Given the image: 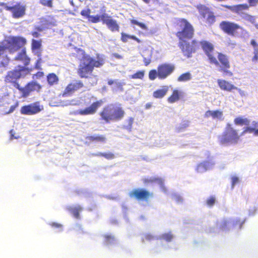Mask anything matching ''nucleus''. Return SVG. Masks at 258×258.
<instances>
[{
    "label": "nucleus",
    "instance_id": "obj_21",
    "mask_svg": "<svg viewBox=\"0 0 258 258\" xmlns=\"http://www.w3.org/2000/svg\"><path fill=\"white\" fill-rule=\"evenodd\" d=\"M217 83L219 88L223 91L231 92L233 90H236L240 91V89L235 86L230 82L223 79H218Z\"/></svg>",
    "mask_w": 258,
    "mask_h": 258
},
{
    "label": "nucleus",
    "instance_id": "obj_31",
    "mask_svg": "<svg viewBox=\"0 0 258 258\" xmlns=\"http://www.w3.org/2000/svg\"><path fill=\"white\" fill-rule=\"evenodd\" d=\"M128 39H133L138 43L142 42V40L135 35H128L123 32L121 33V40L122 42L125 43L128 41Z\"/></svg>",
    "mask_w": 258,
    "mask_h": 258
},
{
    "label": "nucleus",
    "instance_id": "obj_13",
    "mask_svg": "<svg viewBox=\"0 0 258 258\" xmlns=\"http://www.w3.org/2000/svg\"><path fill=\"white\" fill-rule=\"evenodd\" d=\"M41 88V85L35 81H32L28 83L24 87L20 86L18 90L22 93V96L25 98L29 96L32 92H40Z\"/></svg>",
    "mask_w": 258,
    "mask_h": 258
},
{
    "label": "nucleus",
    "instance_id": "obj_3",
    "mask_svg": "<svg viewBox=\"0 0 258 258\" xmlns=\"http://www.w3.org/2000/svg\"><path fill=\"white\" fill-rule=\"evenodd\" d=\"M241 135L238 131L232 124L227 123L225 131L218 137V141L221 145L237 144L240 140Z\"/></svg>",
    "mask_w": 258,
    "mask_h": 258
},
{
    "label": "nucleus",
    "instance_id": "obj_15",
    "mask_svg": "<svg viewBox=\"0 0 258 258\" xmlns=\"http://www.w3.org/2000/svg\"><path fill=\"white\" fill-rule=\"evenodd\" d=\"M157 70L159 72V79L164 80L174 72L175 66L171 63H164L159 65Z\"/></svg>",
    "mask_w": 258,
    "mask_h": 258
},
{
    "label": "nucleus",
    "instance_id": "obj_41",
    "mask_svg": "<svg viewBox=\"0 0 258 258\" xmlns=\"http://www.w3.org/2000/svg\"><path fill=\"white\" fill-rule=\"evenodd\" d=\"M150 182H156L158 183L161 186L163 187L164 181L163 179L160 177H153L151 178L149 180Z\"/></svg>",
    "mask_w": 258,
    "mask_h": 258
},
{
    "label": "nucleus",
    "instance_id": "obj_18",
    "mask_svg": "<svg viewBox=\"0 0 258 258\" xmlns=\"http://www.w3.org/2000/svg\"><path fill=\"white\" fill-rule=\"evenodd\" d=\"M112 120H120L125 115V111L120 104H112L111 105Z\"/></svg>",
    "mask_w": 258,
    "mask_h": 258
},
{
    "label": "nucleus",
    "instance_id": "obj_37",
    "mask_svg": "<svg viewBox=\"0 0 258 258\" xmlns=\"http://www.w3.org/2000/svg\"><path fill=\"white\" fill-rule=\"evenodd\" d=\"M145 75L144 71H139L136 73L130 76V79H143Z\"/></svg>",
    "mask_w": 258,
    "mask_h": 258
},
{
    "label": "nucleus",
    "instance_id": "obj_59",
    "mask_svg": "<svg viewBox=\"0 0 258 258\" xmlns=\"http://www.w3.org/2000/svg\"><path fill=\"white\" fill-rule=\"evenodd\" d=\"M239 181V179L236 176H233L232 177V186L233 187Z\"/></svg>",
    "mask_w": 258,
    "mask_h": 258
},
{
    "label": "nucleus",
    "instance_id": "obj_47",
    "mask_svg": "<svg viewBox=\"0 0 258 258\" xmlns=\"http://www.w3.org/2000/svg\"><path fill=\"white\" fill-rule=\"evenodd\" d=\"M229 222L227 220H224L220 225L219 229L222 231H227L228 230Z\"/></svg>",
    "mask_w": 258,
    "mask_h": 258
},
{
    "label": "nucleus",
    "instance_id": "obj_32",
    "mask_svg": "<svg viewBox=\"0 0 258 258\" xmlns=\"http://www.w3.org/2000/svg\"><path fill=\"white\" fill-rule=\"evenodd\" d=\"M198 9L200 15L204 19L212 12L208 7L204 5L198 6Z\"/></svg>",
    "mask_w": 258,
    "mask_h": 258
},
{
    "label": "nucleus",
    "instance_id": "obj_53",
    "mask_svg": "<svg viewBox=\"0 0 258 258\" xmlns=\"http://www.w3.org/2000/svg\"><path fill=\"white\" fill-rule=\"evenodd\" d=\"M49 225H50V226H51L53 228L60 229H61L63 227L62 224L58 223H56V222H52V223H50Z\"/></svg>",
    "mask_w": 258,
    "mask_h": 258
},
{
    "label": "nucleus",
    "instance_id": "obj_9",
    "mask_svg": "<svg viewBox=\"0 0 258 258\" xmlns=\"http://www.w3.org/2000/svg\"><path fill=\"white\" fill-rule=\"evenodd\" d=\"M85 85L83 82L79 79H74L70 81L61 94L63 97L72 96L74 93L83 89Z\"/></svg>",
    "mask_w": 258,
    "mask_h": 258
},
{
    "label": "nucleus",
    "instance_id": "obj_17",
    "mask_svg": "<svg viewBox=\"0 0 258 258\" xmlns=\"http://www.w3.org/2000/svg\"><path fill=\"white\" fill-rule=\"evenodd\" d=\"M8 10L11 12L13 18L19 19L25 15L26 7L21 3L18 2L11 8H8Z\"/></svg>",
    "mask_w": 258,
    "mask_h": 258
},
{
    "label": "nucleus",
    "instance_id": "obj_45",
    "mask_svg": "<svg viewBox=\"0 0 258 258\" xmlns=\"http://www.w3.org/2000/svg\"><path fill=\"white\" fill-rule=\"evenodd\" d=\"M39 3L44 7L52 8L53 7L52 0H40Z\"/></svg>",
    "mask_w": 258,
    "mask_h": 258
},
{
    "label": "nucleus",
    "instance_id": "obj_2",
    "mask_svg": "<svg viewBox=\"0 0 258 258\" xmlns=\"http://www.w3.org/2000/svg\"><path fill=\"white\" fill-rule=\"evenodd\" d=\"M27 43L26 38L21 36H10L8 39L0 42V56L8 49L10 53H14Z\"/></svg>",
    "mask_w": 258,
    "mask_h": 258
},
{
    "label": "nucleus",
    "instance_id": "obj_49",
    "mask_svg": "<svg viewBox=\"0 0 258 258\" xmlns=\"http://www.w3.org/2000/svg\"><path fill=\"white\" fill-rule=\"evenodd\" d=\"M9 58L7 57L6 59L0 61V68H7L9 63Z\"/></svg>",
    "mask_w": 258,
    "mask_h": 258
},
{
    "label": "nucleus",
    "instance_id": "obj_52",
    "mask_svg": "<svg viewBox=\"0 0 258 258\" xmlns=\"http://www.w3.org/2000/svg\"><path fill=\"white\" fill-rule=\"evenodd\" d=\"M151 57H152L151 54H150V55L147 57H144L143 61H144V64L146 66H148L151 63Z\"/></svg>",
    "mask_w": 258,
    "mask_h": 258
},
{
    "label": "nucleus",
    "instance_id": "obj_39",
    "mask_svg": "<svg viewBox=\"0 0 258 258\" xmlns=\"http://www.w3.org/2000/svg\"><path fill=\"white\" fill-rule=\"evenodd\" d=\"M205 19L206 20V23H207L210 25H212L216 21V17L212 12L210 13Z\"/></svg>",
    "mask_w": 258,
    "mask_h": 258
},
{
    "label": "nucleus",
    "instance_id": "obj_60",
    "mask_svg": "<svg viewBox=\"0 0 258 258\" xmlns=\"http://www.w3.org/2000/svg\"><path fill=\"white\" fill-rule=\"evenodd\" d=\"M34 76H35L37 79H40L44 76V74L43 72H37Z\"/></svg>",
    "mask_w": 258,
    "mask_h": 258
},
{
    "label": "nucleus",
    "instance_id": "obj_38",
    "mask_svg": "<svg viewBox=\"0 0 258 258\" xmlns=\"http://www.w3.org/2000/svg\"><path fill=\"white\" fill-rule=\"evenodd\" d=\"M157 78H159V72L158 70H151L149 72V78L150 80L153 81Z\"/></svg>",
    "mask_w": 258,
    "mask_h": 258
},
{
    "label": "nucleus",
    "instance_id": "obj_16",
    "mask_svg": "<svg viewBox=\"0 0 258 258\" xmlns=\"http://www.w3.org/2000/svg\"><path fill=\"white\" fill-rule=\"evenodd\" d=\"M103 103V101L102 100L94 102L89 106L78 110L77 114L81 115L94 114L97 112L98 109L102 106Z\"/></svg>",
    "mask_w": 258,
    "mask_h": 258
},
{
    "label": "nucleus",
    "instance_id": "obj_36",
    "mask_svg": "<svg viewBox=\"0 0 258 258\" xmlns=\"http://www.w3.org/2000/svg\"><path fill=\"white\" fill-rule=\"evenodd\" d=\"M191 79V76L189 72H186L180 75L178 78V82H186Z\"/></svg>",
    "mask_w": 258,
    "mask_h": 258
},
{
    "label": "nucleus",
    "instance_id": "obj_14",
    "mask_svg": "<svg viewBox=\"0 0 258 258\" xmlns=\"http://www.w3.org/2000/svg\"><path fill=\"white\" fill-rule=\"evenodd\" d=\"M99 20L103 24H105L112 32L119 31V26L116 21L112 19L111 17L105 12L100 16Z\"/></svg>",
    "mask_w": 258,
    "mask_h": 258
},
{
    "label": "nucleus",
    "instance_id": "obj_30",
    "mask_svg": "<svg viewBox=\"0 0 258 258\" xmlns=\"http://www.w3.org/2000/svg\"><path fill=\"white\" fill-rule=\"evenodd\" d=\"M223 115L222 111L217 110L214 111L208 110L205 113V117L208 118L212 116L213 118H221Z\"/></svg>",
    "mask_w": 258,
    "mask_h": 258
},
{
    "label": "nucleus",
    "instance_id": "obj_42",
    "mask_svg": "<svg viewBox=\"0 0 258 258\" xmlns=\"http://www.w3.org/2000/svg\"><path fill=\"white\" fill-rule=\"evenodd\" d=\"M243 224V221H242L240 219H236L233 220L232 221V225L233 227H236L237 226L239 229H241L242 225Z\"/></svg>",
    "mask_w": 258,
    "mask_h": 258
},
{
    "label": "nucleus",
    "instance_id": "obj_6",
    "mask_svg": "<svg viewBox=\"0 0 258 258\" xmlns=\"http://www.w3.org/2000/svg\"><path fill=\"white\" fill-rule=\"evenodd\" d=\"M219 28L224 33L232 37H236L238 35V30H240L242 33L246 34L248 33L245 29L238 24L228 21L221 22Z\"/></svg>",
    "mask_w": 258,
    "mask_h": 258
},
{
    "label": "nucleus",
    "instance_id": "obj_19",
    "mask_svg": "<svg viewBox=\"0 0 258 258\" xmlns=\"http://www.w3.org/2000/svg\"><path fill=\"white\" fill-rule=\"evenodd\" d=\"M14 60L22 62L24 65L23 67L27 68L26 67L30 63L31 59L27 54L25 47L23 48L21 51L18 53Z\"/></svg>",
    "mask_w": 258,
    "mask_h": 258
},
{
    "label": "nucleus",
    "instance_id": "obj_28",
    "mask_svg": "<svg viewBox=\"0 0 258 258\" xmlns=\"http://www.w3.org/2000/svg\"><path fill=\"white\" fill-rule=\"evenodd\" d=\"M47 81L50 86L56 85L58 83L59 78L58 76L53 73L48 74L47 76Z\"/></svg>",
    "mask_w": 258,
    "mask_h": 258
},
{
    "label": "nucleus",
    "instance_id": "obj_29",
    "mask_svg": "<svg viewBox=\"0 0 258 258\" xmlns=\"http://www.w3.org/2000/svg\"><path fill=\"white\" fill-rule=\"evenodd\" d=\"M168 91V86H164L162 89L155 91L153 93V96L155 98H162L165 96Z\"/></svg>",
    "mask_w": 258,
    "mask_h": 258
},
{
    "label": "nucleus",
    "instance_id": "obj_23",
    "mask_svg": "<svg viewBox=\"0 0 258 258\" xmlns=\"http://www.w3.org/2000/svg\"><path fill=\"white\" fill-rule=\"evenodd\" d=\"M99 115L101 116V119L107 123L112 120L111 107L109 108L108 106L104 107L101 111L100 112Z\"/></svg>",
    "mask_w": 258,
    "mask_h": 258
},
{
    "label": "nucleus",
    "instance_id": "obj_43",
    "mask_svg": "<svg viewBox=\"0 0 258 258\" xmlns=\"http://www.w3.org/2000/svg\"><path fill=\"white\" fill-rule=\"evenodd\" d=\"M161 238L166 240L167 242H170L173 238V235L170 232L168 233H165L161 236Z\"/></svg>",
    "mask_w": 258,
    "mask_h": 258
},
{
    "label": "nucleus",
    "instance_id": "obj_64",
    "mask_svg": "<svg viewBox=\"0 0 258 258\" xmlns=\"http://www.w3.org/2000/svg\"><path fill=\"white\" fill-rule=\"evenodd\" d=\"M32 35L36 38H37L39 36L40 34L38 32L34 31L31 32Z\"/></svg>",
    "mask_w": 258,
    "mask_h": 258
},
{
    "label": "nucleus",
    "instance_id": "obj_58",
    "mask_svg": "<svg viewBox=\"0 0 258 258\" xmlns=\"http://www.w3.org/2000/svg\"><path fill=\"white\" fill-rule=\"evenodd\" d=\"M250 45L253 47V50L258 49V43L254 39H251L250 42Z\"/></svg>",
    "mask_w": 258,
    "mask_h": 258
},
{
    "label": "nucleus",
    "instance_id": "obj_50",
    "mask_svg": "<svg viewBox=\"0 0 258 258\" xmlns=\"http://www.w3.org/2000/svg\"><path fill=\"white\" fill-rule=\"evenodd\" d=\"M254 128L251 127H246L244 128L242 132L240 134L241 136L245 134L246 133H252L254 131Z\"/></svg>",
    "mask_w": 258,
    "mask_h": 258
},
{
    "label": "nucleus",
    "instance_id": "obj_44",
    "mask_svg": "<svg viewBox=\"0 0 258 258\" xmlns=\"http://www.w3.org/2000/svg\"><path fill=\"white\" fill-rule=\"evenodd\" d=\"M216 202V198L214 196L210 197L206 200V204L209 207H212L214 206Z\"/></svg>",
    "mask_w": 258,
    "mask_h": 258
},
{
    "label": "nucleus",
    "instance_id": "obj_35",
    "mask_svg": "<svg viewBox=\"0 0 258 258\" xmlns=\"http://www.w3.org/2000/svg\"><path fill=\"white\" fill-rule=\"evenodd\" d=\"M69 210L75 218L78 219L80 217V212L82 210V208L80 206H78L71 208L69 209Z\"/></svg>",
    "mask_w": 258,
    "mask_h": 258
},
{
    "label": "nucleus",
    "instance_id": "obj_22",
    "mask_svg": "<svg viewBox=\"0 0 258 258\" xmlns=\"http://www.w3.org/2000/svg\"><path fill=\"white\" fill-rule=\"evenodd\" d=\"M91 10L89 8L83 10L81 12V15L88 19V21L93 23H97L100 22L99 17L100 15L91 16Z\"/></svg>",
    "mask_w": 258,
    "mask_h": 258
},
{
    "label": "nucleus",
    "instance_id": "obj_54",
    "mask_svg": "<svg viewBox=\"0 0 258 258\" xmlns=\"http://www.w3.org/2000/svg\"><path fill=\"white\" fill-rule=\"evenodd\" d=\"M253 56L252 57L251 60L253 62H257L258 60V49H255L253 50Z\"/></svg>",
    "mask_w": 258,
    "mask_h": 258
},
{
    "label": "nucleus",
    "instance_id": "obj_1",
    "mask_svg": "<svg viewBox=\"0 0 258 258\" xmlns=\"http://www.w3.org/2000/svg\"><path fill=\"white\" fill-rule=\"evenodd\" d=\"M77 51L81 52L83 55L77 69V74L81 78H91L94 68H100L104 64L103 57L99 54L96 55L97 59L95 60L90 55L86 54L83 49L78 48Z\"/></svg>",
    "mask_w": 258,
    "mask_h": 258
},
{
    "label": "nucleus",
    "instance_id": "obj_57",
    "mask_svg": "<svg viewBox=\"0 0 258 258\" xmlns=\"http://www.w3.org/2000/svg\"><path fill=\"white\" fill-rule=\"evenodd\" d=\"M11 6H8L7 4L0 2V10L5 9L9 11L8 8H11Z\"/></svg>",
    "mask_w": 258,
    "mask_h": 258
},
{
    "label": "nucleus",
    "instance_id": "obj_33",
    "mask_svg": "<svg viewBox=\"0 0 258 258\" xmlns=\"http://www.w3.org/2000/svg\"><path fill=\"white\" fill-rule=\"evenodd\" d=\"M249 120L247 118H243L242 117H237L234 119V123L238 125H248L249 124Z\"/></svg>",
    "mask_w": 258,
    "mask_h": 258
},
{
    "label": "nucleus",
    "instance_id": "obj_27",
    "mask_svg": "<svg viewBox=\"0 0 258 258\" xmlns=\"http://www.w3.org/2000/svg\"><path fill=\"white\" fill-rule=\"evenodd\" d=\"M86 139L89 142H96L104 143L106 141V138L104 135L95 134L93 135L88 136Z\"/></svg>",
    "mask_w": 258,
    "mask_h": 258
},
{
    "label": "nucleus",
    "instance_id": "obj_4",
    "mask_svg": "<svg viewBox=\"0 0 258 258\" xmlns=\"http://www.w3.org/2000/svg\"><path fill=\"white\" fill-rule=\"evenodd\" d=\"M176 25L181 30L176 33V36L179 40L191 39L195 34V29L192 25L185 19L179 18L176 20Z\"/></svg>",
    "mask_w": 258,
    "mask_h": 258
},
{
    "label": "nucleus",
    "instance_id": "obj_10",
    "mask_svg": "<svg viewBox=\"0 0 258 258\" xmlns=\"http://www.w3.org/2000/svg\"><path fill=\"white\" fill-rule=\"evenodd\" d=\"M217 58V60L219 63V66L220 67L219 71L223 73L225 75L232 77L233 74L229 70L231 66L228 56L222 52H218Z\"/></svg>",
    "mask_w": 258,
    "mask_h": 258
},
{
    "label": "nucleus",
    "instance_id": "obj_40",
    "mask_svg": "<svg viewBox=\"0 0 258 258\" xmlns=\"http://www.w3.org/2000/svg\"><path fill=\"white\" fill-rule=\"evenodd\" d=\"M207 169V165L206 163H201L197 167V171L198 172L206 171Z\"/></svg>",
    "mask_w": 258,
    "mask_h": 258
},
{
    "label": "nucleus",
    "instance_id": "obj_63",
    "mask_svg": "<svg viewBox=\"0 0 258 258\" xmlns=\"http://www.w3.org/2000/svg\"><path fill=\"white\" fill-rule=\"evenodd\" d=\"M256 211V209L255 208L249 210V215H253Z\"/></svg>",
    "mask_w": 258,
    "mask_h": 258
},
{
    "label": "nucleus",
    "instance_id": "obj_5",
    "mask_svg": "<svg viewBox=\"0 0 258 258\" xmlns=\"http://www.w3.org/2000/svg\"><path fill=\"white\" fill-rule=\"evenodd\" d=\"M30 71V70L28 68L19 66L18 69L8 71L5 77L4 81L6 84H11L19 90L20 85L19 84L18 80L22 77V72L28 74Z\"/></svg>",
    "mask_w": 258,
    "mask_h": 258
},
{
    "label": "nucleus",
    "instance_id": "obj_8",
    "mask_svg": "<svg viewBox=\"0 0 258 258\" xmlns=\"http://www.w3.org/2000/svg\"><path fill=\"white\" fill-rule=\"evenodd\" d=\"M199 43L205 54L208 57L209 63L214 64L215 66H219V62L213 54L215 49L214 45L210 41L205 40H201L199 42Z\"/></svg>",
    "mask_w": 258,
    "mask_h": 258
},
{
    "label": "nucleus",
    "instance_id": "obj_34",
    "mask_svg": "<svg viewBox=\"0 0 258 258\" xmlns=\"http://www.w3.org/2000/svg\"><path fill=\"white\" fill-rule=\"evenodd\" d=\"M93 155L94 156H97V157H103L107 160H111L115 158V155L111 152H108V153L99 152L97 153L93 154Z\"/></svg>",
    "mask_w": 258,
    "mask_h": 258
},
{
    "label": "nucleus",
    "instance_id": "obj_61",
    "mask_svg": "<svg viewBox=\"0 0 258 258\" xmlns=\"http://www.w3.org/2000/svg\"><path fill=\"white\" fill-rule=\"evenodd\" d=\"M10 139L11 140L18 139L19 137H16L15 136V132L13 130H11L10 131Z\"/></svg>",
    "mask_w": 258,
    "mask_h": 258
},
{
    "label": "nucleus",
    "instance_id": "obj_48",
    "mask_svg": "<svg viewBox=\"0 0 258 258\" xmlns=\"http://www.w3.org/2000/svg\"><path fill=\"white\" fill-rule=\"evenodd\" d=\"M128 125H124L123 126V128L124 129L127 130L129 131H131L132 130V125L134 122V118L133 117H130L127 120Z\"/></svg>",
    "mask_w": 258,
    "mask_h": 258
},
{
    "label": "nucleus",
    "instance_id": "obj_12",
    "mask_svg": "<svg viewBox=\"0 0 258 258\" xmlns=\"http://www.w3.org/2000/svg\"><path fill=\"white\" fill-rule=\"evenodd\" d=\"M43 110V106L39 101L23 106L20 109L22 114L32 115L36 114Z\"/></svg>",
    "mask_w": 258,
    "mask_h": 258
},
{
    "label": "nucleus",
    "instance_id": "obj_25",
    "mask_svg": "<svg viewBox=\"0 0 258 258\" xmlns=\"http://www.w3.org/2000/svg\"><path fill=\"white\" fill-rule=\"evenodd\" d=\"M183 94L182 91L178 89H174L171 94L168 97L167 101L169 103H174L177 102L182 97Z\"/></svg>",
    "mask_w": 258,
    "mask_h": 258
},
{
    "label": "nucleus",
    "instance_id": "obj_7",
    "mask_svg": "<svg viewBox=\"0 0 258 258\" xmlns=\"http://www.w3.org/2000/svg\"><path fill=\"white\" fill-rule=\"evenodd\" d=\"M178 47L184 56L190 58L192 57V54L199 49V42L196 39H193L191 41L186 39L179 40Z\"/></svg>",
    "mask_w": 258,
    "mask_h": 258
},
{
    "label": "nucleus",
    "instance_id": "obj_26",
    "mask_svg": "<svg viewBox=\"0 0 258 258\" xmlns=\"http://www.w3.org/2000/svg\"><path fill=\"white\" fill-rule=\"evenodd\" d=\"M41 47L42 41L41 40H32L31 43V50L35 54L38 56H40L41 54Z\"/></svg>",
    "mask_w": 258,
    "mask_h": 258
},
{
    "label": "nucleus",
    "instance_id": "obj_11",
    "mask_svg": "<svg viewBox=\"0 0 258 258\" xmlns=\"http://www.w3.org/2000/svg\"><path fill=\"white\" fill-rule=\"evenodd\" d=\"M128 196L131 198L138 201H148L150 198L153 197V194L145 188H137L131 190Z\"/></svg>",
    "mask_w": 258,
    "mask_h": 258
},
{
    "label": "nucleus",
    "instance_id": "obj_24",
    "mask_svg": "<svg viewBox=\"0 0 258 258\" xmlns=\"http://www.w3.org/2000/svg\"><path fill=\"white\" fill-rule=\"evenodd\" d=\"M225 7L234 13L240 14L244 11L248 10L250 7L247 4H242L232 6H226Z\"/></svg>",
    "mask_w": 258,
    "mask_h": 258
},
{
    "label": "nucleus",
    "instance_id": "obj_51",
    "mask_svg": "<svg viewBox=\"0 0 258 258\" xmlns=\"http://www.w3.org/2000/svg\"><path fill=\"white\" fill-rule=\"evenodd\" d=\"M154 239V236L151 234H146L143 238V241H151Z\"/></svg>",
    "mask_w": 258,
    "mask_h": 258
},
{
    "label": "nucleus",
    "instance_id": "obj_46",
    "mask_svg": "<svg viewBox=\"0 0 258 258\" xmlns=\"http://www.w3.org/2000/svg\"><path fill=\"white\" fill-rule=\"evenodd\" d=\"M131 23L132 24H135V25H138V26H139L140 28H141L143 29L147 30V29H148L147 26L145 24L141 23V22H139L136 20H134V19L131 20Z\"/></svg>",
    "mask_w": 258,
    "mask_h": 258
},
{
    "label": "nucleus",
    "instance_id": "obj_56",
    "mask_svg": "<svg viewBox=\"0 0 258 258\" xmlns=\"http://www.w3.org/2000/svg\"><path fill=\"white\" fill-rule=\"evenodd\" d=\"M249 7H255L258 4V0H247Z\"/></svg>",
    "mask_w": 258,
    "mask_h": 258
},
{
    "label": "nucleus",
    "instance_id": "obj_55",
    "mask_svg": "<svg viewBox=\"0 0 258 258\" xmlns=\"http://www.w3.org/2000/svg\"><path fill=\"white\" fill-rule=\"evenodd\" d=\"M105 239L106 243H111L114 240V236L109 235H105Z\"/></svg>",
    "mask_w": 258,
    "mask_h": 258
},
{
    "label": "nucleus",
    "instance_id": "obj_62",
    "mask_svg": "<svg viewBox=\"0 0 258 258\" xmlns=\"http://www.w3.org/2000/svg\"><path fill=\"white\" fill-rule=\"evenodd\" d=\"M245 19L250 22H252L254 20V17L248 14L245 15Z\"/></svg>",
    "mask_w": 258,
    "mask_h": 258
},
{
    "label": "nucleus",
    "instance_id": "obj_20",
    "mask_svg": "<svg viewBox=\"0 0 258 258\" xmlns=\"http://www.w3.org/2000/svg\"><path fill=\"white\" fill-rule=\"evenodd\" d=\"M18 102H16L14 105L9 106V103L4 100L0 101V113L7 114L13 112L18 106Z\"/></svg>",
    "mask_w": 258,
    "mask_h": 258
}]
</instances>
